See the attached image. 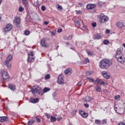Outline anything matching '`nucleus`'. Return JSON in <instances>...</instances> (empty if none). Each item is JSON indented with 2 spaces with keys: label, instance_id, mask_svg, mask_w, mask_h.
Instances as JSON below:
<instances>
[{
  "label": "nucleus",
  "instance_id": "obj_1",
  "mask_svg": "<svg viewBox=\"0 0 125 125\" xmlns=\"http://www.w3.org/2000/svg\"><path fill=\"white\" fill-rule=\"evenodd\" d=\"M112 64L111 61L108 59H103V60L100 62L99 67L101 69H106L109 66Z\"/></svg>",
  "mask_w": 125,
  "mask_h": 125
},
{
  "label": "nucleus",
  "instance_id": "obj_2",
  "mask_svg": "<svg viewBox=\"0 0 125 125\" xmlns=\"http://www.w3.org/2000/svg\"><path fill=\"white\" fill-rule=\"evenodd\" d=\"M31 92L33 94H35V93H38L39 95L42 96L43 95V92H42V89L40 86L38 85H35L33 86L32 89L31 90Z\"/></svg>",
  "mask_w": 125,
  "mask_h": 125
},
{
  "label": "nucleus",
  "instance_id": "obj_3",
  "mask_svg": "<svg viewBox=\"0 0 125 125\" xmlns=\"http://www.w3.org/2000/svg\"><path fill=\"white\" fill-rule=\"evenodd\" d=\"M13 59V57L12 55H8L7 56L6 60L4 62V64L6 66L8 69H11L12 64L10 63L11 61H12V59Z\"/></svg>",
  "mask_w": 125,
  "mask_h": 125
},
{
  "label": "nucleus",
  "instance_id": "obj_4",
  "mask_svg": "<svg viewBox=\"0 0 125 125\" xmlns=\"http://www.w3.org/2000/svg\"><path fill=\"white\" fill-rule=\"evenodd\" d=\"M1 77V80L2 83H5L7 80H9V74L5 71L2 70L0 73Z\"/></svg>",
  "mask_w": 125,
  "mask_h": 125
},
{
  "label": "nucleus",
  "instance_id": "obj_5",
  "mask_svg": "<svg viewBox=\"0 0 125 125\" xmlns=\"http://www.w3.org/2000/svg\"><path fill=\"white\" fill-rule=\"evenodd\" d=\"M109 20V17L105 15L104 14H101L100 15V23H105Z\"/></svg>",
  "mask_w": 125,
  "mask_h": 125
},
{
  "label": "nucleus",
  "instance_id": "obj_6",
  "mask_svg": "<svg viewBox=\"0 0 125 125\" xmlns=\"http://www.w3.org/2000/svg\"><path fill=\"white\" fill-rule=\"evenodd\" d=\"M34 59H35V57H34V51H32L28 53L27 61L28 62H34Z\"/></svg>",
  "mask_w": 125,
  "mask_h": 125
},
{
  "label": "nucleus",
  "instance_id": "obj_7",
  "mask_svg": "<svg viewBox=\"0 0 125 125\" xmlns=\"http://www.w3.org/2000/svg\"><path fill=\"white\" fill-rule=\"evenodd\" d=\"M13 26L12 24L10 23H8L5 26V27L4 28L3 32L5 33V35L6 34V33H8V32H10V31H11L12 30Z\"/></svg>",
  "mask_w": 125,
  "mask_h": 125
},
{
  "label": "nucleus",
  "instance_id": "obj_8",
  "mask_svg": "<svg viewBox=\"0 0 125 125\" xmlns=\"http://www.w3.org/2000/svg\"><path fill=\"white\" fill-rule=\"evenodd\" d=\"M118 113L120 115H123L125 113V103H124L118 109Z\"/></svg>",
  "mask_w": 125,
  "mask_h": 125
},
{
  "label": "nucleus",
  "instance_id": "obj_9",
  "mask_svg": "<svg viewBox=\"0 0 125 125\" xmlns=\"http://www.w3.org/2000/svg\"><path fill=\"white\" fill-rule=\"evenodd\" d=\"M57 83L59 84H62V83H64V76L62 75H59L58 78Z\"/></svg>",
  "mask_w": 125,
  "mask_h": 125
},
{
  "label": "nucleus",
  "instance_id": "obj_10",
  "mask_svg": "<svg viewBox=\"0 0 125 125\" xmlns=\"http://www.w3.org/2000/svg\"><path fill=\"white\" fill-rule=\"evenodd\" d=\"M117 58L118 61H119V62H120V63H125V58L124 55H122L121 56H118V58Z\"/></svg>",
  "mask_w": 125,
  "mask_h": 125
},
{
  "label": "nucleus",
  "instance_id": "obj_11",
  "mask_svg": "<svg viewBox=\"0 0 125 125\" xmlns=\"http://www.w3.org/2000/svg\"><path fill=\"white\" fill-rule=\"evenodd\" d=\"M13 22L17 25H20L21 22V20L20 19V18L18 17H15V19L13 21Z\"/></svg>",
  "mask_w": 125,
  "mask_h": 125
},
{
  "label": "nucleus",
  "instance_id": "obj_12",
  "mask_svg": "<svg viewBox=\"0 0 125 125\" xmlns=\"http://www.w3.org/2000/svg\"><path fill=\"white\" fill-rule=\"evenodd\" d=\"M79 114L83 118H87V117H88V113L85 112L83 110L79 111Z\"/></svg>",
  "mask_w": 125,
  "mask_h": 125
},
{
  "label": "nucleus",
  "instance_id": "obj_13",
  "mask_svg": "<svg viewBox=\"0 0 125 125\" xmlns=\"http://www.w3.org/2000/svg\"><path fill=\"white\" fill-rule=\"evenodd\" d=\"M117 26L120 29H122L124 27H125V24L122 21H119L116 23Z\"/></svg>",
  "mask_w": 125,
  "mask_h": 125
},
{
  "label": "nucleus",
  "instance_id": "obj_14",
  "mask_svg": "<svg viewBox=\"0 0 125 125\" xmlns=\"http://www.w3.org/2000/svg\"><path fill=\"white\" fill-rule=\"evenodd\" d=\"M8 117L7 116L0 117V122L3 123L4 122H7L9 121Z\"/></svg>",
  "mask_w": 125,
  "mask_h": 125
},
{
  "label": "nucleus",
  "instance_id": "obj_15",
  "mask_svg": "<svg viewBox=\"0 0 125 125\" xmlns=\"http://www.w3.org/2000/svg\"><path fill=\"white\" fill-rule=\"evenodd\" d=\"M95 7H96V4H89L86 6L87 9H93V8H95Z\"/></svg>",
  "mask_w": 125,
  "mask_h": 125
},
{
  "label": "nucleus",
  "instance_id": "obj_16",
  "mask_svg": "<svg viewBox=\"0 0 125 125\" xmlns=\"http://www.w3.org/2000/svg\"><path fill=\"white\" fill-rule=\"evenodd\" d=\"M64 73L65 75H68V76H70V75L72 74V68H67L64 71Z\"/></svg>",
  "mask_w": 125,
  "mask_h": 125
},
{
  "label": "nucleus",
  "instance_id": "obj_17",
  "mask_svg": "<svg viewBox=\"0 0 125 125\" xmlns=\"http://www.w3.org/2000/svg\"><path fill=\"white\" fill-rule=\"evenodd\" d=\"M122 55H123V54H122V50L121 49V48H118L116 52L115 58H119V56H121Z\"/></svg>",
  "mask_w": 125,
  "mask_h": 125
},
{
  "label": "nucleus",
  "instance_id": "obj_18",
  "mask_svg": "<svg viewBox=\"0 0 125 125\" xmlns=\"http://www.w3.org/2000/svg\"><path fill=\"white\" fill-rule=\"evenodd\" d=\"M8 87L11 90H13V91H14L16 89V86L13 84H9Z\"/></svg>",
  "mask_w": 125,
  "mask_h": 125
},
{
  "label": "nucleus",
  "instance_id": "obj_19",
  "mask_svg": "<svg viewBox=\"0 0 125 125\" xmlns=\"http://www.w3.org/2000/svg\"><path fill=\"white\" fill-rule=\"evenodd\" d=\"M29 102L31 103H38L39 102V99L38 98H31L29 100Z\"/></svg>",
  "mask_w": 125,
  "mask_h": 125
},
{
  "label": "nucleus",
  "instance_id": "obj_20",
  "mask_svg": "<svg viewBox=\"0 0 125 125\" xmlns=\"http://www.w3.org/2000/svg\"><path fill=\"white\" fill-rule=\"evenodd\" d=\"M91 100H93V98L89 96H86L83 99V101H85V102H90V101H91Z\"/></svg>",
  "mask_w": 125,
  "mask_h": 125
},
{
  "label": "nucleus",
  "instance_id": "obj_21",
  "mask_svg": "<svg viewBox=\"0 0 125 125\" xmlns=\"http://www.w3.org/2000/svg\"><path fill=\"white\" fill-rule=\"evenodd\" d=\"M95 83H99V84L101 85V84H104V82L102 81V80L101 79H97L95 81Z\"/></svg>",
  "mask_w": 125,
  "mask_h": 125
},
{
  "label": "nucleus",
  "instance_id": "obj_22",
  "mask_svg": "<svg viewBox=\"0 0 125 125\" xmlns=\"http://www.w3.org/2000/svg\"><path fill=\"white\" fill-rule=\"evenodd\" d=\"M41 43L43 47H47L46 44H45V39L43 38L41 41Z\"/></svg>",
  "mask_w": 125,
  "mask_h": 125
},
{
  "label": "nucleus",
  "instance_id": "obj_23",
  "mask_svg": "<svg viewBox=\"0 0 125 125\" xmlns=\"http://www.w3.org/2000/svg\"><path fill=\"white\" fill-rule=\"evenodd\" d=\"M102 74L104 78H105V79H109V78H110V76L108 75V74H107V72L106 71H103L102 72Z\"/></svg>",
  "mask_w": 125,
  "mask_h": 125
},
{
  "label": "nucleus",
  "instance_id": "obj_24",
  "mask_svg": "<svg viewBox=\"0 0 125 125\" xmlns=\"http://www.w3.org/2000/svg\"><path fill=\"white\" fill-rule=\"evenodd\" d=\"M22 2L25 7H29V4H28V1H27V0H22Z\"/></svg>",
  "mask_w": 125,
  "mask_h": 125
},
{
  "label": "nucleus",
  "instance_id": "obj_25",
  "mask_svg": "<svg viewBox=\"0 0 125 125\" xmlns=\"http://www.w3.org/2000/svg\"><path fill=\"white\" fill-rule=\"evenodd\" d=\"M102 38V35H101V34H97V35L95 37L94 40H100V39H101Z\"/></svg>",
  "mask_w": 125,
  "mask_h": 125
},
{
  "label": "nucleus",
  "instance_id": "obj_26",
  "mask_svg": "<svg viewBox=\"0 0 125 125\" xmlns=\"http://www.w3.org/2000/svg\"><path fill=\"white\" fill-rule=\"evenodd\" d=\"M95 89L98 92H101V88L99 86H97L95 87Z\"/></svg>",
  "mask_w": 125,
  "mask_h": 125
},
{
  "label": "nucleus",
  "instance_id": "obj_27",
  "mask_svg": "<svg viewBox=\"0 0 125 125\" xmlns=\"http://www.w3.org/2000/svg\"><path fill=\"white\" fill-rule=\"evenodd\" d=\"M86 53L89 56H92L93 55V51H87Z\"/></svg>",
  "mask_w": 125,
  "mask_h": 125
},
{
  "label": "nucleus",
  "instance_id": "obj_28",
  "mask_svg": "<svg viewBox=\"0 0 125 125\" xmlns=\"http://www.w3.org/2000/svg\"><path fill=\"white\" fill-rule=\"evenodd\" d=\"M93 74V72L90 71H86L85 72L86 76H90Z\"/></svg>",
  "mask_w": 125,
  "mask_h": 125
},
{
  "label": "nucleus",
  "instance_id": "obj_29",
  "mask_svg": "<svg viewBox=\"0 0 125 125\" xmlns=\"http://www.w3.org/2000/svg\"><path fill=\"white\" fill-rule=\"evenodd\" d=\"M50 120H51V122H52V123H54V122H56V118H55V117L54 116H51Z\"/></svg>",
  "mask_w": 125,
  "mask_h": 125
},
{
  "label": "nucleus",
  "instance_id": "obj_30",
  "mask_svg": "<svg viewBox=\"0 0 125 125\" xmlns=\"http://www.w3.org/2000/svg\"><path fill=\"white\" fill-rule=\"evenodd\" d=\"M50 90V88L46 87L43 89L42 92H44V93H45V92H47Z\"/></svg>",
  "mask_w": 125,
  "mask_h": 125
},
{
  "label": "nucleus",
  "instance_id": "obj_31",
  "mask_svg": "<svg viewBox=\"0 0 125 125\" xmlns=\"http://www.w3.org/2000/svg\"><path fill=\"white\" fill-rule=\"evenodd\" d=\"M95 124H96V125H101V120L96 119L95 121Z\"/></svg>",
  "mask_w": 125,
  "mask_h": 125
},
{
  "label": "nucleus",
  "instance_id": "obj_32",
  "mask_svg": "<svg viewBox=\"0 0 125 125\" xmlns=\"http://www.w3.org/2000/svg\"><path fill=\"white\" fill-rule=\"evenodd\" d=\"M77 113V109H74L72 112H71V116H76V114Z\"/></svg>",
  "mask_w": 125,
  "mask_h": 125
},
{
  "label": "nucleus",
  "instance_id": "obj_33",
  "mask_svg": "<svg viewBox=\"0 0 125 125\" xmlns=\"http://www.w3.org/2000/svg\"><path fill=\"white\" fill-rule=\"evenodd\" d=\"M19 11H20V12H23V11H24V8L22 6H20L19 8Z\"/></svg>",
  "mask_w": 125,
  "mask_h": 125
},
{
  "label": "nucleus",
  "instance_id": "obj_34",
  "mask_svg": "<svg viewBox=\"0 0 125 125\" xmlns=\"http://www.w3.org/2000/svg\"><path fill=\"white\" fill-rule=\"evenodd\" d=\"M50 79V74H47L45 76V80H49Z\"/></svg>",
  "mask_w": 125,
  "mask_h": 125
},
{
  "label": "nucleus",
  "instance_id": "obj_35",
  "mask_svg": "<svg viewBox=\"0 0 125 125\" xmlns=\"http://www.w3.org/2000/svg\"><path fill=\"white\" fill-rule=\"evenodd\" d=\"M106 124H107V120L104 119L101 121V125H106Z\"/></svg>",
  "mask_w": 125,
  "mask_h": 125
},
{
  "label": "nucleus",
  "instance_id": "obj_36",
  "mask_svg": "<svg viewBox=\"0 0 125 125\" xmlns=\"http://www.w3.org/2000/svg\"><path fill=\"white\" fill-rule=\"evenodd\" d=\"M34 123H35L34 120H30L28 122V125H33V124H34Z\"/></svg>",
  "mask_w": 125,
  "mask_h": 125
},
{
  "label": "nucleus",
  "instance_id": "obj_37",
  "mask_svg": "<svg viewBox=\"0 0 125 125\" xmlns=\"http://www.w3.org/2000/svg\"><path fill=\"white\" fill-rule=\"evenodd\" d=\"M24 35L25 36H29L30 35V31L29 30H25L24 31Z\"/></svg>",
  "mask_w": 125,
  "mask_h": 125
},
{
  "label": "nucleus",
  "instance_id": "obj_38",
  "mask_svg": "<svg viewBox=\"0 0 125 125\" xmlns=\"http://www.w3.org/2000/svg\"><path fill=\"white\" fill-rule=\"evenodd\" d=\"M80 21H77L76 22H75V25L77 27H80Z\"/></svg>",
  "mask_w": 125,
  "mask_h": 125
},
{
  "label": "nucleus",
  "instance_id": "obj_39",
  "mask_svg": "<svg viewBox=\"0 0 125 125\" xmlns=\"http://www.w3.org/2000/svg\"><path fill=\"white\" fill-rule=\"evenodd\" d=\"M87 79L90 82H91V83H94V79L93 78H90L89 77H87Z\"/></svg>",
  "mask_w": 125,
  "mask_h": 125
},
{
  "label": "nucleus",
  "instance_id": "obj_40",
  "mask_svg": "<svg viewBox=\"0 0 125 125\" xmlns=\"http://www.w3.org/2000/svg\"><path fill=\"white\" fill-rule=\"evenodd\" d=\"M86 63H89V60L88 59H85L83 62V64H86Z\"/></svg>",
  "mask_w": 125,
  "mask_h": 125
},
{
  "label": "nucleus",
  "instance_id": "obj_41",
  "mask_svg": "<svg viewBox=\"0 0 125 125\" xmlns=\"http://www.w3.org/2000/svg\"><path fill=\"white\" fill-rule=\"evenodd\" d=\"M104 44H105L107 45V44H109V41L107 40H105L104 41Z\"/></svg>",
  "mask_w": 125,
  "mask_h": 125
},
{
  "label": "nucleus",
  "instance_id": "obj_42",
  "mask_svg": "<svg viewBox=\"0 0 125 125\" xmlns=\"http://www.w3.org/2000/svg\"><path fill=\"white\" fill-rule=\"evenodd\" d=\"M75 12L77 14H82L83 13V12L81 10H76Z\"/></svg>",
  "mask_w": 125,
  "mask_h": 125
},
{
  "label": "nucleus",
  "instance_id": "obj_43",
  "mask_svg": "<svg viewBox=\"0 0 125 125\" xmlns=\"http://www.w3.org/2000/svg\"><path fill=\"white\" fill-rule=\"evenodd\" d=\"M57 8H58V10H62V7L60 5H58Z\"/></svg>",
  "mask_w": 125,
  "mask_h": 125
},
{
  "label": "nucleus",
  "instance_id": "obj_44",
  "mask_svg": "<svg viewBox=\"0 0 125 125\" xmlns=\"http://www.w3.org/2000/svg\"><path fill=\"white\" fill-rule=\"evenodd\" d=\"M46 10V8L44 6V5H43L42 6V11H45Z\"/></svg>",
  "mask_w": 125,
  "mask_h": 125
},
{
  "label": "nucleus",
  "instance_id": "obj_45",
  "mask_svg": "<svg viewBox=\"0 0 125 125\" xmlns=\"http://www.w3.org/2000/svg\"><path fill=\"white\" fill-rule=\"evenodd\" d=\"M120 97H121V96H120V95H118L115 96L114 99L115 100H117V99H119L120 98Z\"/></svg>",
  "mask_w": 125,
  "mask_h": 125
},
{
  "label": "nucleus",
  "instance_id": "obj_46",
  "mask_svg": "<svg viewBox=\"0 0 125 125\" xmlns=\"http://www.w3.org/2000/svg\"><path fill=\"white\" fill-rule=\"evenodd\" d=\"M72 38L73 37L72 36V35H70L67 38V41H70V40H72Z\"/></svg>",
  "mask_w": 125,
  "mask_h": 125
},
{
  "label": "nucleus",
  "instance_id": "obj_47",
  "mask_svg": "<svg viewBox=\"0 0 125 125\" xmlns=\"http://www.w3.org/2000/svg\"><path fill=\"white\" fill-rule=\"evenodd\" d=\"M36 122H37V123H41V119H40V118H39V117H36Z\"/></svg>",
  "mask_w": 125,
  "mask_h": 125
},
{
  "label": "nucleus",
  "instance_id": "obj_48",
  "mask_svg": "<svg viewBox=\"0 0 125 125\" xmlns=\"http://www.w3.org/2000/svg\"><path fill=\"white\" fill-rule=\"evenodd\" d=\"M92 26L94 28H95V27H96V26H97L96 22H93V23H92Z\"/></svg>",
  "mask_w": 125,
  "mask_h": 125
},
{
  "label": "nucleus",
  "instance_id": "obj_49",
  "mask_svg": "<svg viewBox=\"0 0 125 125\" xmlns=\"http://www.w3.org/2000/svg\"><path fill=\"white\" fill-rule=\"evenodd\" d=\"M84 106L85 108H88V107H89V104H84Z\"/></svg>",
  "mask_w": 125,
  "mask_h": 125
},
{
  "label": "nucleus",
  "instance_id": "obj_50",
  "mask_svg": "<svg viewBox=\"0 0 125 125\" xmlns=\"http://www.w3.org/2000/svg\"><path fill=\"white\" fill-rule=\"evenodd\" d=\"M56 95H57V94H56V92H54L52 93V96H53V97H56Z\"/></svg>",
  "mask_w": 125,
  "mask_h": 125
},
{
  "label": "nucleus",
  "instance_id": "obj_51",
  "mask_svg": "<svg viewBox=\"0 0 125 125\" xmlns=\"http://www.w3.org/2000/svg\"><path fill=\"white\" fill-rule=\"evenodd\" d=\"M45 116H46L47 119H50V115H49L48 113H46Z\"/></svg>",
  "mask_w": 125,
  "mask_h": 125
},
{
  "label": "nucleus",
  "instance_id": "obj_52",
  "mask_svg": "<svg viewBox=\"0 0 125 125\" xmlns=\"http://www.w3.org/2000/svg\"><path fill=\"white\" fill-rule=\"evenodd\" d=\"M118 125H125V123L120 122L119 123V124Z\"/></svg>",
  "mask_w": 125,
  "mask_h": 125
},
{
  "label": "nucleus",
  "instance_id": "obj_53",
  "mask_svg": "<svg viewBox=\"0 0 125 125\" xmlns=\"http://www.w3.org/2000/svg\"><path fill=\"white\" fill-rule=\"evenodd\" d=\"M58 33H61V32H62V29H59L57 30Z\"/></svg>",
  "mask_w": 125,
  "mask_h": 125
},
{
  "label": "nucleus",
  "instance_id": "obj_54",
  "mask_svg": "<svg viewBox=\"0 0 125 125\" xmlns=\"http://www.w3.org/2000/svg\"><path fill=\"white\" fill-rule=\"evenodd\" d=\"M106 34H110V30H109V29H106Z\"/></svg>",
  "mask_w": 125,
  "mask_h": 125
},
{
  "label": "nucleus",
  "instance_id": "obj_55",
  "mask_svg": "<svg viewBox=\"0 0 125 125\" xmlns=\"http://www.w3.org/2000/svg\"><path fill=\"white\" fill-rule=\"evenodd\" d=\"M77 84H78V85L79 86L82 85V82H78V83Z\"/></svg>",
  "mask_w": 125,
  "mask_h": 125
},
{
  "label": "nucleus",
  "instance_id": "obj_56",
  "mask_svg": "<svg viewBox=\"0 0 125 125\" xmlns=\"http://www.w3.org/2000/svg\"><path fill=\"white\" fill-rule=\"evenodd\" d=\"M49 23V22H48V21H45L44 22V24L45 25H48Z\"/></svg>",
  "mask_w": 125,
  "mask_h": 125
},
{
  "label": "nucleus",
  "instance_id": "obj_57",
  "mask_svg": "<svg viewBox=\"0 0 125 125\" xmlns=\"http://www.w3.org/2000/svg\"><path fill=\"white\" fill-rule=\"evenodd\" d=\"M51 34L52 35V36H55V32H54V31H52Z\"/></svg>",
  "mask_w": 125,
  "mask_h": 125
},
{
  "label": "nucleus",
  "instance_id": "obj_58",
  "mask_svg": "<svg viewBox=\"0 0 125 125\" xmlns=\"http://www.w3.org/2000/svg\"><path fill=\"white\" fill-rule=\"evenodd\" d=\"M65 44H66V45H70V43L68 42H65Z\"/></svg>",
  "mask_w": 125,
  "mask_h": 125
},
{
  "label": "nucleus",
  "instance_id": "obj_59",
  "mask_svg": "<svg viewBox=\"0 0 125 125\" xmlns=\"http://www.w3.org/2000/svg\"><path fill=\"white\" fill-rule=\"evenodd\" d=\"M118 109V107H114V110H115V111H116V112H117V109Z\"/></svg>",
  "mask_w": 125,
  "mask_h": 125
},
{
  "label": "nucleus",
  "instance_id": "obj_60",
  "mask_svg": "<svg viewBox=\"0 0 125 125\" xmlns=\"http://www.w3.org/2000/svg\"><path fill=\"white\" fill-rule=\"evenodd\" d=\"M123 46L124 47H125V43H123Z\"/></svg>",
  "mask_w": 125,
  "mask_h": 125
},
{
  "label": "nucleus",
  "instance_id": "obj_61",
  "mask_svg": "<svg viewBox=\"0 0 125 125\" xmlns=\"http://www.w3.org/2000/svg\"><path fill=\"white\" fill-rule=\"evenodd\" d=\"M64 40L65 41H67V37L64 38Z\"/></svg>",
  "mask_w": 125,
  "mask_h": 125
},
{
  "label": "nucleus",
  "instance_id": "obj_62",
  "mask_svg": "<svg viewBox=\"0 0 125 125\" xmlns=\"http://www.w3.org/2000/svg\"><path fill=\"white\" fill-rule=\"evenodd\" d=\"M2 1V0H0V5L1 4Z\"/></svg>",
  "mask_w": 125,
  "mask_h": 125
},
{
  "label": "nucleus",
  "instance_id": "obj_63",
  "mask_svg": "<svg viewBox=\"0 0 125 125\" xmlns=\"http://www.w3.org/2000/svg\"><path fill=\"white\" fill-rule=\"evenodd\" d=\"M70 49H73L74 50V49H75V48H70Z\"/></svg>",
  "mask_w": 125,
  "mask_h": 125
},
{
  "label": "nucleus",
  "instance_id": "obj_64",
  "mask_svg": "<svg viewBox=\"0 0 125 125\" xmlns=\"http://www.w3.org/2000/svg\"><path fill=\"white\" fill-rule=\"evenodd\" d=\"M57 120H58V121H60V118H58V119H57Z\"/></svg>",
  "mask_w": 125,
  "mask_h": 125
}]
</instances>
